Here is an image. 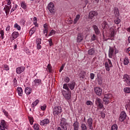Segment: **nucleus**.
<instances>
[{
	"instance_id": "1",
	"label": "nucleus",
	"mask_w": 130,
	"mask_h": 130,
	"mask_svg": "<svg viewBox=\"0 0 130 130\" xmlns=\"http://www.w3.org/2000/svg\"><path fill=\"white\" fill-rule=\"evenodd\" d=\"M62 93L63 97L66 100L69 102L71 99H72V91L71 90L66 91L64 90H62Z\"/></svg>"
},
{
	"instance_id": "2",
	"label": "nucleus",
	"mask_w": 130,
	"mask_h": 130,
	"mask_svg": "<svg viewBox=\"0 0 130 130\" xmlns=\"http://www.w3.org/2000/svg\"><path fill=\"white\" fill-rule=\"evenodd\" d=\"M61 127H58L57 130H67L68 129V122H67V120L64 118H62L61 120Z\"/></svg>"
},
{
	"instance_id": "3",
	"label": "nucleus",
	"mask_w": 130,
	"mask_h": 130,
	"mask_svg": "<svg viewBox=\"0 0 130 130\" xmlns=\"http://www.w3.org/2000/svg\"><path fill=\"white\" fill-rule=\"evenodd\" d=\"M112 98V94L110 93H107L104 95L103 99V101L105 102V105H108L110 103V99Z\"/></svg>"
},
{
	"instance_id": "4",
	"label": "nucleus",
	"mask_w": 130,
	"mask_h": 130,
	"mask_svg": "<svg viewBox=\"0 0 130 130\" xmlns=\"http://www.w3.org/2000/svg\"><path fill=\"white\" fill-rule=\"evenodd\" d=\"M61 112H62V108L60 106H55L53 109V113L54 116L60 115Z\"/></svg>"
},
{
	"instance_id": "5",
	"label": "nucleus",
	"mask_w": 130,
	"mask_h": 130,
	"mask_svg": "<svg viewBox=\"0 0 130 130\" xmlns=\"http://www.w3.org/2000/svg\"><path fill=\"white\" fill-rule=\"evenodd\" d=\"M95 104L99 108H100V109H103L104 106H103V103H102L101 99L96 98L95 99Z\"/></svg>"
},
{
	"instance_id": "6",
	"label": "nucleus",
	"mask_w": 130,
	"mask_h": 130,
	"mask_svg": "<svg viewBox=\"0 0 130 130\" xmlns=\"http://www.w3.org/2000/svg\"><path fill=\"white\" fill-rule=\"evenodd\" d=\"M105 67L106 71L109 72L110 71V68H112L113 65L111 62V60L109 59H108V62H106L105 63Z\"/></svg>"
},
{
	"instance_id": "7",
	"label": "nucleus",
	"mask_w": 130,
	"mask_h": 130,
	"mask_svg": "<svg viewBox=\"0 0 130 130\" xmlns=\"http://www.w3.org/2000/svg\"><path fill=\"white\" fill-rule=\"evenodd\" d=\"M125 118H126V114L125 113V112L122 111L120 113V116L119 117V121H121L122 122V121H124V120H125Z\"/></svg>"
},
{
	"instance_id": "8",
	"label": "nucleus",
	"mask_w": 130,
	"mask_h": 130,
	"mask_svg": "<svg viewBox=\"0 0 130 130\" xmlns=\"http://www.w3.org/2000/svg\"><path fill=\"white\" fill-rule=\"evenodd\" d=\"M94 93H95L98 96H101L102 94V88H101L99 87H96L94 88Z\"/></svg>"
},
{
	"instance_id": "9",
	"label": "nucleus",
	"mask_w": 130,
	"mask_h": 130,
	"mask_svg": "<svg viewBox=\"0 0 130 130\" xmlns=\"http://www.w3.org/2000/svg\"><path fill=\"white\" fill-rule=\"evenodd\" d=\"M7 128V123L5 120H2L0 123V129L5 130Z\"/></svg>"
},
{
	"instance_id": "10",
	"label": "nucleus",
	"mask_w": 130,
	"mask_h": 130,
	"mask_svg": "<svg viewBox=\"0 0 130 130\" xmlns=\"http://www.w3.org/2000/svg\"><path fill=\"white\" fill-rule=\"evenodd\" d=\"M48 9L50 12L54 13V4L52 3H50L48 5Z\"/></svg>"
},
{
	"instance_id": "11",
	"label": "nucleus",
	"mask_w": 130,
	"mask_h": 130,
	"mask_svg": "<svg viewBox=\"0 0 130 130\" xmlns=\"http://www.w3.org/2000/svg\"><path fill=\"white\" fill-rule=\"evenodd\" d=\"M87 124H88L90 129L93 128V119L92 118H89L87 119Z\"/></svg>"
},
{
	"instance_id": "12",
	"label": "nucleus",
	"mask_w": 130,
	"mask_h": 130,
	"mask_svg": "<svg viewBox=\"0 0 130 130\" xmlns=\"http://www.w3.org/2000/svg\"><path fill=\"white\" fill-rule=\"evenodd\" d=\"M33 84L35 86H41L42 85V81L41 79H36L34 81Z\"/></svg>"
},
{
	"instance_id": "13",
	"label": "nucleus",
	"mask_w": 130,
	"mask_h": 130,
	"mask_svg": "<svg viewBox=\"0 0 130 130\" xmlns=\"http://www.w3.org/2000/svg\"><path fill=\"white\" fill-rule=\"evenodd\" d=\"M25 68L24 67H20L16 69V73L18 75H20V74H22L24 71H25Z\"/></svg>"
},
{
	"instance_id": "14",
	"label": "nucleus",
	"mask_w": 130,
	"mask_h": 130,
	"mask_svg": "<svg viewBox=\"0 0 130 130\" xmlns=\"http://www.w3.org/2000/svg\"><path fill=\"white\" fill-rule=\"evenodd\" d=\"M49 122H50V121H49V119L46 118L40 122V124L41 125L45 126V125H47V124H48Z\"/></svg>"
},
{
	"instance_id": "15",
	"label": "nucleus",
	"mask_w": 130,
	"mask_h": 130,
	"mask_svg": "<svg viewBox=\"0 0 130 130\" xmlns=\"http://www.w3.org/2000/svg\"><path fill=\"white\" fill-rule=\"evenodd\" d=\"M114 53V49H113V47H109V57H110V58H112V56H113Z\"/></svg>"
},
{
	"instance_id": "16",
	"label": "nucleus",
	"mask_w": 130,
	"mask_h": 130,
	"mask_svg": "<svg viewBox=\"0 0 130 130\" xmlns=\"http://www.w3.org/2000/svg\"><path fill=\"white\" fill-rule=\"evenodd\" d=\"M83 41V35L81 33H79L77 35V42L80 43Z\"/></svg>"
},
{
	"instance_id": "17",
	"label": "nucleus",
	"mask_w": 130,
	"mask_h": 130,
	"mask_svg": "<svg viewBox=\"0 0 130 130\" xmlns=\"http://www.w3.org/2000/svg\"><path fill=\"white\" fill-rule=\"evenodd\" d=\"M97 15H98V13H97V12L95 11L90 12L89 14V19H93V18L95 17V16H97Z\"/></svg>"
},
{
	"instance_id": "18",
	"label": "nucleus",
	"mask_w": 130,
	"mask_h": 130,
	"mask_svg": "<svg viewBox=\"0 0 130 130\" xmlns=\"http://www.w3.org/2000/svg\"><path fill=\"white\" fill-rule=\"evenodd\" d=\"M68 87L71 90H74V89H75V87H76V82H75V81H73L70 82V83H69Z\"/></svg>"
},
{
	"instance_id": "19",
	"label": "nucleus",
	"mask_w": 130,
	"mask_h": 130,
	"mask_svg": "<svg viewBox=\"0 0 130 130\" xmlns=\"http://www.w3.org/2000/svg\"><path fill=\"white\" fill-rule=\"evenodd\" d=\"M92 28L96 35H99L100 34V30L98 28V26L96 25H93Z\"/></svg>"
},
{
	"instance_id": "20",
	"label": "nucleus",
	"mask_w": 130,
	"mask_h": 130,
	"mask_svg": "<svg viewBox=\"0 0 130 130\" xmlns=\"http://www.w3.org/2000/svg\"><path fill=\"white\" fill-rule=\"evenodd\" d=\"M79 122H78V121H75L73 123V126H74V130H79V129L80 128V126L79 125Z\"/></svg>"
},
{
	"instance_id": "21",
	"label": "nucleus",
	"mask_w": 130,
	"mask_h": 130,
	"mask_svg": "<svg viewBox=\"0 0 130 130\" xmlns=\"http://www.w3.org/2000/svg\"><path fill=\"white\" fill-rule=\"evenodd\" d=\"M87 53L89 55H95V53H96V51L94 48H91L88 51Z\"/></svg>"
},
{
	"instance_id": "22",
	"label": "nucleus",
	"mask_w": 130,
	"mask_h": 130,
	"mask_svg": "<svg viewBox=\"0 0 130 130\" xmlns=\"http://www.w3.org/2000/svg\"><path fill=\"white\" fill-rule=\"evenodd\" d=\"M114 14L115 15L116 18H118L119 17V11H118V8L115 7L114 9Z\"/></svg>"
},
{
	"instance_id": "23",
	"label": "nucleus",
	"mask_w": 130,
	"mask_h": 130,
	"mask_svg": "<svg viewBox=\"0 0 130 130\" xmlns=\"http://www.w3.org/2000/svg\"><path fill=\"white\" fill-rule=\"evenodd\" d=\"M79 76L80 79H85V76H86V71L82 70L80 73L79 74Z\"/></svg>"
},
{
	"instance_id": "24",
	"label": "nucleus",
	"mask_w": 130,
	"mask_h": 130,
	"mask_svg": "<svg viewBox=\"0 0 130 130\" xmlns=\"http://www.w3.org/2000/svg\"><path fill=\"white\" fill-rule=\"evenodd\" d=\"M25 94H26V95H30V94H31V93H32V88L31 87H27L25 89Z\"/></svg>"
},
{
	"instance_id": "25",
	"label": "nucleus",
	"mask_w": 130,
	"mask_h": 130,
	"mask_svg": "<svg viewBox=\"0 0 130 130\" xmlns=\"http://www.w3.org/2000/svg\"><path fill=\"white\" fill-rule=\"evenodd\" d=\"M12 8V5H11L10 7V6H8V5H5L4 10L5 11L6 14H8V13L10 12V10Z\"/></svg>"
},
{
	"instance_id": "26",
	"label": "nucleus",
	"mask_w": 130,
	"mask_h": 130,
	"mask_svg": "<svg viewBox=\"0 0 130 130\" xmlns=\"http://www.w3.org/2000/svg\"><path fill=\"white\" fill-rule=\"evenodd\" d=\"M12 37L13 38V40L19 37V32L18 31H14L12 34Z\"/></svg>"
},
{
	"instance_id": "27",
	"label": "nucleus",
	"mask_w": 130,
	"mask_h": 130,
	"mask_svg": "<svg viewBox=\"0 0 130 130\" xmlns=\"http://www.w3.org/2000/svg\"><path fill=\"white\" fill-rule=\"evenodd\" d=\"M17 91L19 96H23V89L21 88V87H17Z\"/></svg>"
},
{
	"instance_id": "28",
	"label": "nucleus",
	"mask_w": 130,
	"mask_h": 130,
	"mask_svg": "<svg viewBox=\"0 0 130 130\" xmlns=\"http://www.w3.org/2000/svg\"><path fill=\"white\" fill-rule=\"evenodd\" d=\"M103 29H107L109 27L108 26V24L106 21H104L102 24H101Z\"/></svg>"
},
{
	"instance_id": "29",
	"label": "nucleus",
	"mask_w": 130,
	"mask_h": 130,
	"mask_svg": "<svg viewBox=\"0 0 130 130\" xmlns=\"http://www.w3.org/2000/svg\"><path fill=\"white\" fill-rule=\"evenodd\" d=\"M129 63V59H128V58L127 57H126L123 59V64L124 66H127Z\"/></svg>"
},
{
	"instance_id": "30",
	"label": "nucleus",
	"mask_w": 130,
	"mask_h": 130,
	"mask_svg": "<svg viewBox=\"0 0 130 130\" xmlns=\"http://www.w3.org/2000/svg\"><path fill=\"white\" fill-rule=\"evenodd\" d=\"M36 31V26H34L30 29L29 31V34H30V36H32V35H33V34L35 33Z\"/></svg>"
},
{
	"instance_id": "31",
	"label": "nucleus",
	"mask_w": 130,
	"mask_h": 130,
	"mask_svg": "<svg viewBox=\"0 0 130 130\" xmlns=\"http://www.w3.org/2000/svg\"><path fill=\"white\" fill-rule=\"evenodd\" d=\"M13 7L11 10V13H13L15 10H17V8H18V5L17 4H15V3H13Z\"/></svg>"
},
{
	"instance_id": "32",
	"label": "nucleus",
	"mask_w": 130,
	"mask_h": 130,
	"mask_svg": "<svg viewBox=\"0 0 130 130\" xmlns=\"http://www.w3.org/2000/svg\"><path fill=\"white\" fill-rule=\"evenodd\" d=\"M80 128L81 130H88L87 128V126L86 125V124L85 123H82L80 126Z\"/></svg>"
},
{
	"instance_id": "33",
	"label": "nucleus",
	"mask_w": 130,
	"mask_h": 130,
	"mask_svg": "<svg viewBox=\"0 0 130 130\" xmlns=\"http://www.w3.org/2000/svg\"><path fill=\"white\" fill-rule=\"evenodd\" d=\"M80 14H77L76 16V18L74 20V24H76V23L78 22V21H79V19H80Z\"/></svg>"
},
{
	"instance_id": "34",
	"label": "nucleus",
	"mask_w": 130,
	"mask_h": 130,
	"mask_svg": "<svg viewBox=\"0 0 130 130\" xmlns=\"http://www.w3.org/2000/svg\"><path fill=\"white\" fill-rule=\"evenodd\" d=\"M63 89H65L67 91H71V89H70V88L69 87V85L67 83L63 84Z\"/></svg>"
},
{
	"instance_id": "35",
	"label": "nucleus",
	"mask_w": 130,
	"mask_h": 130,
	"mask_svg": "<svg viewBox=\"0 0 130 130\" xmlns=\"http://www.w3.org/2000/svg\"><path fill=\"white\" fill-rule=\"evenodd\" d=\"M123 81L124 82H126V81L128 80V79H129V76H128V75H127V74H125L123 76Z\"/></svg>"
},
{
	"instance_id": "36",
	"label": "nucleus",
	"mask_w": 130,
	"mask_h": 130,
	"mask_svg": "<svg viewBox=\"0 0 130 130\" xmlns=\"http://www.w3.org/2000/svg\"><path fill=\"white\" fill-rule=\"evenodd\" d=\"M33 127L35 130H39V128H40V125L38 124H34Z\"/></svg>"
},
{
	"instance_id": "37",
	"label": "nucleus",
	"mask_w": 130,
	"mask_h": 130,
	"mask_svg": "<svg viewBox=\"0 0 130 130\" xmlns=\"http://www.w3.org/2000/svg\"><path fill=\"white\" fill-rule=\"evenodd\" d=\"M123 91L124 92L126 93L127 94L130 93V87H125L123 89Z\"/></svg>"
},
{
	"instance_id": "38",
	"label": "nucleus",
	"mask_w": 130,
	"mask_h": 130,
	"mask_svg": "<svg viewBox=\"0 0 130 130\" xmlns=\"http://www.w3.org/2000/svg\"><path fill=\"white\" fill-rule=\"evenodd\" d=\"M118 128V127L117 126V125L115 124H113L111 127V130H117Z\"/></svg>"
},
{
	"instance_id": "39",
	"label": "nucleus",
	"mask_w": 130,
	"mask_h": 130,
	"mask_svg": "<svg viewBox=\"0 0 130 130\" xmlns=\"http://www.w3.org/2000/svg\"><path fill=\"white\" fill-rule=\"evenodd\" d=\"M39 103V100H36V101H35L32 104L31 106H32V107H34V106H36V105H37Z\"/></svg>"
},
{
	"instance_id": "40",
	"label": "nucleus",
	"mask_w": 130,
	"mask_h": 130,
	"mask_svg": "<svg viewBox=\"0 0 130 130\" xmlns=\"http://www.w3.org/2000/svg\"><path fill=\"white\" fill-rule=\"evenodd\" d=\"M21 7L22 8V9H24V10H26V9H27V6L26 5V4L23 2L21 3Z\"/></svg>"
},
{
	"instance_id": "41",
	"label": "nucleus",
	"mask_w": 130,
	"mask_h": 130,
	"mask_svg": "<svg viewBox=\"0 0 130 130\" xmlns=\"http://www.w3.org/2000/svg\"><path fill=\"white\" fill-rule=\"evenodd\" d=\"M49 73H51L52 71V67H51V64H48L47 67Z\"/></svg>"
},
{
	"instance_id": "42",
	"label": "nucleus",
	"mask_w": 130,
	"mask_h": 130,
	"mask_svg": "<svg viewBox=\"0 0 130 130\" xmlns=\"http://www.w3.org/2000/svg\"><path fill=\"white\" fill-rule=\"evenodd\" d=\"M97 39V37L95 34H93L91 38V41H95Z\"/></svg>"
},
{
	"instance_id": "43",
	"label": "nucleus",
	"mask_w": 130,
	"mask_h": 130,
	"mask_svg": "<svg viewBox=\"0 0 130 130\" xmlns=\"http://www.w3.org/2000/svg\"><path fill=\"white\" fill-rule=\"evenodd\" d=\"M114 34H115V32L114 31V29H112L110 30V35L111 37H114Z\"/></svg>"
},
{
	"instance_id": "44",
	"label": "nucleus",
	"mask_w": 130,
	"mask_h": 130,
	"mask_svg": "<svg viewBox=\"0 0 130 130\" xmlns=\"http://www.w3.org/2000/svg\"><path fill=\"white\" fill-rule=\"evenodd\" d=\"M14 28H16L17 30H21V26H20L18 23H15L14 24Z\"/></svg>"
},
{
	"instance_id": "45",
	"label": "nucleus",
	"mask_w": 130,
	"mask_h": 130,
	"mask_svg": "<svg viewBox=\"0 0 130 130\" xmlns=\"http://www.w3.org/2000/svg\"><path fill=\"white\" fill-rule=\"evenodd\" d=\"M114 23L115 24H118L119 23H120V19L118 18V17H117V19H115Z\"/></svg>"
},
{
	"instance_id": "46",
	"label": "nucleus",
	"mask_w": 130,
	"mask_h": 130,
	"mask_svg": "<svg viewBox=\"0 0 130 130\" xmlns=\"http://www.w3.org/2000/svg\"><path fill=\"white\" fill-rule=\"evenodd\" d=\"M55 34V31L53 29L51 30L50 32V34L48 36H52V35H54Z\"/></svg>"
},
{
	"instance_id": "47",
	"label": "nucleus",
	"mask_w": 130,
	"mask_h": 130,
	"mask_svg": "<svg viewBox=\"0 0 130 130\" xmlns=\"http://www.w3.org/2000/svg\"><path fill=\"white\" fill-rule=\"evenodd\" d=\"M48 42H49V44L50 46H52V45H53V43H52V39H49L48 40Z\"/></svg>"
},
{
	"instance_id": "48",
	"label": "nucleus",
	"mask_w": 130,
	"mask_h": 130,
	"mask_svg": "<svg viewBox=\"0 0 130 130\" xmlns=\"http://www.w3.org/2000/svg\"><path fill=\"white\" fill-rule=\"evenodd\" d=\"M28 119H29V122H30V124H33V121H34V120H33V117H28Z\"/></svg>"
},
{
	"instance_id": "49",
	"label": "nucleus",
	"mask_w": 130,
	"mask_h": 130,
	"mask_svg": "<svg viewBox=\"0 0 130 130\" xmlns=\"http://www.w3.org/2000/svg\"><path fill=\"white\" fill-rule=\"evenodd\" d=\"M86 105H93V103L90 101H87L86 102Z\"/></svg>"
},
{
	"instance_id": "50",
	"label": "nucleus",
	"mask_w": 130,
	"mask_h": 130,
	"mask_svg": "<svg viewBox=\"0 0 130 130\" xmlns=\"http://www.w3.org/2000/svg\"><path fill=\"white\" fill-rule=\"evenodd\" d=\"M90 77L91 80H94V78H95V75L93 73H90Z\"/></svg>"
},
{
	"instance_id": "51",
	"label": "nucleus",
	"mask_w": 130,
	"mask_h": 130,
	"mask_svg": "<svg viewBox=\"0 0 130 130\" xmlns=\"http://www.w3.org/2000/svg\"><path fill=\"white\" fill-rule=\"evenodd\" d=\"M64 81L66 83H69L70 82V78H69L68 77H65Z\"/></svg>"
},
{
	"instance_id": "52",
	"label": "nucleus",
	"mask_w": 130,
	"mask_h": 130,
	"mask_svg": "<svg viewBox=\"0 0 130 130\" xmlns=\"http://www.w3.org/2000/svg\"><path fill=\"white\" fill-rule=\"evenodd\" d=\"M100 114L102 118H105V113H104L103 112H101Z\"/></svg>"
},
{
	"instance_id": "53",
	"label": "nucleus",
	"mask_w": 130,
	"mask_h": 130,
	"mask_svg": "<svg viewBox=\"0 0 130 130\" xmlns=\"http://www.w3.org/2000/svg\"><path fill=\"white\" fill-rule=\"evenodd\" d=\"M37 44H41V39H37L36 40Z\"/></svg>"
},
{
	"instance_id": "54",
	"label": "nucleus",
	"mask_w": 130,
	"mask_h": 130,
	"mask_svg": "<svg viewBox=\"0 0 130 130\" xmlns=\"http://www.w3.org/2000/svg\"><path fill=\"white\" fill-rule=\"evenodd\" d=\"M41 109L43 111L45 110V109H46V105H44L43 106H41Z\"/></svg>"
},
{
	"instance_id": "55",
	"label": "nucleus",
	"mask_w": 130,
	"mask_h": 130,
	"mask_svg": "<svg viewBox=\"0 0 130 130\" xmlns=\"http://www.w3.org/2000/svg\"><path fill=\"white\" fill-rule=\"evenodd\" d=\"M4 30H1L0 34L1 35V37H2V39H4Z\"/></svg>"
},
{
	"instance_id": "56",
	"label": "nucleus",
	"mask_w": 130,
	"mask_h": 130,
	"mask_svg": "<svg viewBox=\"0 0 130 130\" xmlns=\"http://www.w3.org/2000/svg\"><path fill=\"white\" fill-rule=\"evenodd\" d=\"M64 68V66L63 64H62L59 70V72L60 73H61V72L62 71V70H63Z\"/></svg>"
},
{
	"instance_id": "57",
	"label": "nucleus",
	"mask_w": 130,
	"mask_h": 130,
	"mask_svg": "<svg viewBox=\"0 0 130 130\" xmlns=\"http://www.w3.org/2000/svg\"><path fill=\"white\" fill-rule=\"evenodd\" d=\"M43 32H44V34H46V37L47 36V33L48 32V29H44Z\"/></svg>"
},
{
	"instance_id": "58",
	"label": "nucleus",
	"mask_w": 130,
	"mask_h": 130,
	"mask_svg": "<svg viewBox=\"0 0 130 130\" xmlns=\"http://www.w3.org/2000/svg\"><path fill=\"white\" fill-rule=\"evenodd\" d=\"M4 69L6 71H9V70H10V68H9V66H8V65H5L4 66Z\"/></svg>"
},
{
	"instance_id": "59",
	"label": "nucleus",
	"mask_w": 130,
	"mask_h": 130,
	"mask_svg": "<svg viewBox=\"0 0 130 130\" xmlns=\"http://www.w3.org/2000/svg\"><path fill=\"white\" fill-rule=\"evenodd\" d=\"M6 2L7 3L8 6L11 5V0H6Z\"/></svg>"
},
{
	"instance_id": "60",
	"label": "nucleus",
	"mask_w": 130,
	"mask_h": 130,
	"mask_svg": "<svg viewBox=\"0 0 130 130\" xmlns=\"http://www.w3.org/2000/svg\"><path fill=\"white\" fill-rule=\"evenodd\" d=\"M3 112H4L5 115H6V116H8V112L6 111L5 110H4L3 111Z\"/></svg>"
},
{
	"instance_id": "61",
	"label": "nucleus",
	"mask_w": 130,
	"mask_h": 130,
	"mask_svg": "<svg viewBox=\"0 0 130 130\" xmlns=\"http://www.w3.org/2000/svg\"><path fill=\"white\" fill-rule=\"evenodd\" d=\"M17 79L16 78H14V79L13 80V83L14 85H17Z\"/></svg>"
},
{
	"instance_id": "62",
	"label": "nucleus",
	"mask_w": 130,
	"mask_h": 130,
	"mask_svg": "<svg viewBox=\"0 0 130 130\" xmlns=\"http://www.w3.org/2000/svg\"><path fill=\"white\" fill-rule=\"evenodd\" d=\"M126 83L128 85V86H130V79L129 78L128 80L126 81Z\"/></svg>"
},
{
	"instance_id": "63",
	"label": "nucleus",
	"mask_w": 130,
	"mask_h": 130,
	"mask_svg": "<svg viewBox=\"0 0 130 130\" xmlns=\"http://www.w3.org/2000/svg\"><path fill=\"white\" fill-rule=\"evenodd\" d=\"M37 45L38 49H41V45H40V44H37Z\"/></svg>"
},
{
	"instance_id": "64",
	"label": "nucleus",
	"mask_w": 130,
	"mask_h": 130,
	"mask_svg": "<svg viewBox=\"0 0 130 130\" xmlns=\"http://www.w3.org/2000/svg\"><path fill=\"white\" fill-rule=\"evenodd\" d=\"M21 23H22V24H23V25H25V20H24V19H21L20 21Z\"/></svg>"
}]
</instances>
